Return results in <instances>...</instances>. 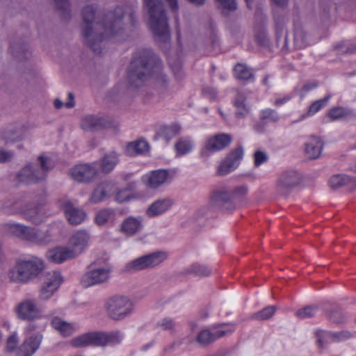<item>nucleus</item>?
Instances as JSON below:
<instances>
[{
	"mask_svg": "<svg viewBox=\"0 0 356 356\" xmlns=\"http://www.w3.org/2000/svg\"><path fill=\"white\" fill-rule=\"evenodd\" d=\"M97 6L94 3L83 8L81 29L85 44L95 54H100L104 42L122 32L124 11L122 7H117L113 11L108 12L100 23L97 20Z\"/></svg>",
	"mask_w": 356,
	"mask_h": 356,
	"instance_id": "obj_1",
	"label": "nucleus"
},
{
	"mask_svg": "<svg viewBox=\"0 0 356 356\" xmlns=\"http://www.w3.org/2000/svg\"><path fill=\"white\" fill-rule=\"evenodd\" d=\"M152 78L154 88L159 95L170 91V79L163 72L161 60L150 49L138 50L134 54L127 74L129 88H142Z\"/></svg>",
	"mask_w": 356,
	"mask_h": 356,
	"instance_id": "obj_2",
	"label": "nucleus"
},
{
	"mask_svg": "<svg viewBox=\"0 0 356 356\" xmlns=\"http://www.w3.org/2000/svg\"><path fill=\"white\" fill-rule=\"evenodd\" d=\"M144 3L155 40L161 44L167 43L170 40V31L163 3L161 0H144Z\"/></svg>",
	"mask_w": 356,
	"mask_h": 356,
	"instance_id": "obj_3",
	"label": "nucleus"
},
{
	"mask_svg": "<svg viewBox=\"0 0 356 356\" xmlns=\"http://www.w3.org/2000/svg\"><path fill=\"white\" fill-rule=\"evenodd\" d=\"M248 191L246 186H238L234 190L226 187H217L213 189L210 195V204L212 207L223 212H232L236 209V201L244 196Z\"/></svg>",
	"mask_w": 356,
	"mask_h": 356,
	"instance_id": "obj_4",
	"label": "nucleus"
},
{
	"mask_svg": "<svg viewBox=\"0 0 356 356\" xmlns=\"http://www.w3.org/2000/svg\"><path fill=\"white\" fill-rule=\"evenodd\" d=\"M123 334L119 330L106 332H90L75 337L71 344L76 348L87 346H106L119 344Z\"/></svg>",
	"mask_w": 356,
	"mask_h": 356,
	"instance_id": "obj_5",
	"label": "nucleus"
},
{
	"mask_svg": "<svg viewBox=\"0 0 356 356\" xmlns=\"http://www.w3.org/2000/svg\"><path fill=\"white\" fill-rule=\"evenodd\" d=\"M4 229L15 236L35 243L47 244L52 240V236L48 229L42 230L13 222L6 223Z\"/></svg>",
	"mask_w": 356,
	"mask_h": 356,
	"instance_id": "obj_6",
	"label": "nucleus"
},
{
	"mask_svg": "<svg viewBox=\"0 0 356 356\" xmlns=\"http://www.w3.org/2000/svg\"><path fill=\"white\" fill-rule=\"evenodd\" d=\"M43 268L42 261L37 257L22 260L17 262L15 268L10 271V277L13 281L25 283L37 276Z\"/></svg>",
	"mask_w": 356,
	"mask_h": 356,
	"instance_id": "obj_7",
	"label": "nucleus"
},
{
	"mask_svg": "<svg viewBox=\"0 0 356 356\" xmlns=\"http://www.w3.org/2000/svg\"><path fill=\"white\" fill-rule=\"evenodd\" d=\"M40 164H28L18 173L17 178L19 182L26 184L36 183L46 178L47 172L51 169L49 159L43 156L38 157Z\"/></svg>",
	"mask_w": 356,
	"mask_h": 356,
	"instance_id": "obj_8",
	"label": "nucleus"
},
{
	"mask_svg": "<svg viewBox=\"0 0 356 356\" xmlns=\"http://www.w3.org/2000/svg\"><path fill=\"white\" fill-rule=\"evenodd\" d=\"M108 316L114 321H122L130 316L134 310L133 302L124 296H113L104 305Z\"/></svg>",
	"mask_w": 356,
	"mask_h": 356,
	"instance_id": "obj_9",
	"label": "nucleus"
},
{
	"mask_svg": "<svg viewBox=\"0 0 356 356\" xmlns=\"http://www.w3.org/2000/svg\"><path fill=\"white\" fill-rule=\"evenodd\" d=\"M112 268L109 266H101L98 260L88 266V270L81 277V284L84 288L100 285L108 282Z\"/></svg>",
	"mask_w": 356,
	"mask_h": 356,
	"instance_id": "obj_10",
	"label": "nucleus"
},
{
	"mask_svg": "<svg viewBox=\"0 0 356 356\" xmlns=\"http://www.w3.org/2000/svg\"><path fill=\"white\" fill-rule=\"evenodd\" d=\"M168 254L163 251H156L143 255L128 262L124 267V273L134 272L154 268L167 259Z\"/></svg>",
	"mask_w": 356,
	"mask_h": 356,
	"instance_id": "obj_11",
	"label": "nucleus"
},
{
	"mask_svg": "<svg viewBox=\"0 0 356 356\" xmlns=\"http://www.w3.org/2000/svg\"><path fill=\"white\" fill-rule=\"evenodd\" d=\"M234 326L231 324L215 325L211 328L200 331L195 337V342L201 347H207L227 333L234 332Z\"/></svg>",
	"mask_w": 356,
	"mask_h": 356,
	"instance_id": "obj_12",
	"label": "nucleus"
},
{
	"mask_svg": "<svg viewBox=\"0 0 356 356\" xmlns=\"http://www.w3.org/2000/svg\"><path fill=\"white\" fill-rule=\"evenodd\" d=\"M300 182V174L295 170L283 171L277 177L276 191L282 196L288 195Z\"/></svg>",
	"mask_w": 356,
	"mask_h": 356,
	"instance_id": "obj_13",
	"label": "nucleus"
},
{
	"mask_svg": "<svg viewBox=\"0 0 356 356\" xmlns=\"http://www.w3.org/2000/svg\"><path fill=\"white\" fill-rule=\"evenodd\" d=\"M15 312L18 318L24 321H33L42 316V310L34 299H24L19 302Z\"/></svg>",
	"mask_w": 356,
	"mask_h": 356,
	"instance_id": "obj_14",
	"label": "nucleus"
},
{
	"mask_svg": "<svg viewBox=\"0 0 356 356\" xmlns=\"http://www.w3.org/2000/svg\"><path fill=\"white\" fill-rule=\"evenodd\" d=\"M70 175L77 182L88 183L96 179L98 169L95 163L79 164L71 168Z\"/></svg>",
	"mask_w": 356,
	"mask_h": 356,
	"instance_id": "obj_15",
	"label": "nucleus"
},
{
	"mask_svg": "<svg viewBox=\"0 0 356 356\" xmlns=\"http://www.w3.org/2000/svg\"><path fill=\"white\" fill-rule=\"evenodd\" d=\"M243 156L242 146L232 150L218 168L217 173L220 176L226 175L234 171L240 164Z\"/></svg>",
	"mask_w": 356,
	"mask_h": 356,
	"instance_id": "obj_16",
	"label": "nucleus"
},
{
	"mask_svg": "<svg viewBox=\"0 0 356 356\" xmlns=\"http://www.w3.org/2000/svg\"><path fill=\"white\" fill-rule=\"evenodd\" d=\"M232 141V137L229 134H220L209 138L204 147L202 149L201 155L208 157L211 154L225 148Z\"/></svg>",
	"mask_w": 356,
	"mask_h": 356,
	"instance_id": "obj_17",
	"label": "nucleus"
},
{
	"mask_svg": "<svg viewBox=\"0 0 356 356\" xmlns=\"http://www.w3.org/2000/svg\"><path fill=\"white\" fill-rule=\"evenodd\" d=\"M317 345L319 348H325L330 342H341L350 339L353 334L347 330L330 332L324 330H318L316 332Z\"/></svg>",
	"mask_w": 356,
	"mask_h": 356,
	"instance_id": "obj_18",
	"label": "nucleus"
},
{
	"mask_svg": "<svg viewBox=\"0 0 356 356\" xmlns=\"http://www.w3.org/2000/svg\"><path fill=\"white\" fill-rule=\"evenodd\" d=\"M42 341V335L36 333L27 337L17 348L16 356H32L39 348Z\"/></svg>",
	"mask_w": 356,
	"mask_h": 356,
	"instance_id": "obj_19",
	"label": "nucleus"
},
{
	"mask_svg": "<svg viewBox=\"0 0 356 356\" xmlns=\"http://www.w3.org/2000/svg\"><path fill=\"white\" fill-rule=\"evenodd\" d=\"M275 40L277 47L282 50H288L286 31L284 26V18L279 14V10H274Z\"/></svg>",
	"mask_w": 356,
	"mask_h": 356,
	"instance_id": "obj_20",
	"label": "nucleus"
},
{
	"mask_svg": "<svg viewBox=\"0 0 356 356\" xmlns=\"http://www.w3.org/2000/svg\"><path fill=\"white\" fill-rule=\"evenodd\" d=\"M60 207L63 210L65 217L68 222L73 225L81 224L85 219L86 212L77 207H75L69 200H63L60 203Z\"/></svg>",
	"mask_w": 356,
	"mask_h": 356,
	"instance_id": "obj_21",
	"label": "nucleus"
},
{
	"mask_svg": "<svg viewBox=\"0 0 356 356\" xmlns=\"http://www.w3.org/2000/svg\"><path fill=\"white\" fill-rule=\"evenodd\" d=\"M169 178L168 170L159 169L153 170L143 177L144 184L151 189H156L165 184Z\"/></svg>",
	"mask_w": 356,
	"mask_h": 356,
	"instance_id": "obj_22",
	"label": "nucleus"
},
{
	"mask_svg": "<svg viewBox=\"0 0 356 356\" xmlns=\"http://www.w3.org/2000/svg\"><path fill=\"white\" fill-rule=\"evenodd\" d=\"M90 236L88 233L83 230H80L74 233L70 238L68 243V248L71 252L76 257L79 255L86 248Z\"/></svg>",
	"mask_w": 356,
	"mask_h": 356,
	"instance_id": "obj_23",
	"label": "nucleus"
},
{
	"mask_svg": "<svg viewBox=\"0 0 356 356\" xmlns=\"http://www.w3.org/2000/svg\"><path fill=\"white\" fill-rule=\"evenodd\" d=\"M61 284L60 273L54 271L49 274L47 281L44 283L41 288L40 298L42 300H47L54 294Z\"/></svg>",
	"mask_w": 356,
	"mask_h": 356,
	"instance_id": "obj_24",
	"label": "nucleus"
},
{
	"mask_svg": "<svg viewBox=\"0 0 356 356\" xmlns=\"http://www.w3.org/2000/svg\"><path fill=\"white\" fill-rule=\"evenodd\" d=\"M323 145L320 137L310 135L305 143V153L309 159H316L321 156Z\"/></svg>",
	"mask_w": 356,
	"mask_h": 356,
	"instance_id": "obj_25",
	"label": "nucleus"
},
{
	"mask_svg": "<svg viewBox=\"0 0 356 356\" xmlns=\"http://www.w3.org/2000/svg\"><path fill=\"white\" fill-rule=\"evenodd\" d=\"M70 248L66 247H56L47 252V259L54 264H61L64 261L74 258Z\"/></svg>",
	"mask_w": 356,
	"mask_h": 356,
	"instance_id": "obj_26",
	"label": "nucleus"
},
{
	"mask_svg": "<svg viewBox=\"0 0 356 356\" xmlns=\"http://www.w3.org/2000/svg\"><path fill=\"white\" fill-rule=\"evenodd\" d=\"M174 202L170 198L159 199L152 203L146 210V214L150 218L161 215L169 210Z\"/></svg>",
	"mask_w": 356,
	"mask_h": 356,
	"instance_id": "obj_27",
	"label": "nucleus"
},
{
	"mask_svg": "<svg viewBox=\"0 0 356 356\" xmlns=\"http://www.w3.org/2000/svg\"><path fill=\"white\" fill-rule=\"evenodd\" d=\"M108 126V123L105 119L93 115L85 116L81 123V128L87 131L99 130Z\"/></svg>",
	"mask_w": 356,
	"mask_h": 356,
	"instance_id": "obj_28",
	"label": "nucleus"
},
{
	"mask_svg": "<svg viewBox=\"0 0 356 356\" xmlns=\"http://www.w3.org/2000/svg\"><path fill=\"white\" fill-rule=\"evenodd\" d=\"M120 161V154L116 151H111L105 154L100 160L99 168L103 173L108 174L118 165Z\"/></svg>",
	"mask_w": 356,
	"mask_h": 356,
	"instance_id": "obj_29",
	"label": "nucleus"
},
{
	"mask_svg": "<svg viewBox=\"0 0 356 356\" xmlns=\"http://www.w3.org/2000/svg\"><path fill=\"white\" fill-rule=\"evenodd\" d=\"M143 220L140 217L129 216L124 220L121 224V231L127 235H134L141 230Z\"/></svg>",
	"mask_w": 356,
	"mask_h": 356,
	"instance_id": "obj_30",
	"label": "nucleus"
},
{
	"mask_svg": "<svg viewBox=\"0 0 356 356\" xmlns=\"http://www.w3.org/2000/svg\"><path fill=\"white\" fill-rule=\"evenodd\" d=\"M10 51L12 55L19 60L26 59L31 55L27 43L21 39L11 42Z\"/></svg>",
	"mask_w": 356,
	"mask_h": 356,
	"instance_id": "obj_31",
	"label": "nucleus"
},
{
	"mask_svg": "<svg viewBox=\"0 0 356 356\" xmlns=\"http://www.w3.org/2000/svg\"><path fill=\"white\" fill-rule=\"evenodd\" d=\"M312 42L311 37L300 26H296L294 29V47L296 49H303L309 46Z\"/></svg>",
	"mask_w": 356,
	"mask_h": 356,
	"instance_id": "obj_32",
	"label": "nucleus"
},
{
	"mask_svg": "<svg viewBox=\"0 0 356 356\" xmlns=\"http://www.w3.org/2000/svg\"><path fill=\"white\" fill-rule=\"evenodd\" d=\"M233 102L236 110L235 115L237 118H243L249 113L250 108L246 104V96L244 92H237Z\"/></svg>",
	"mask_w": 356,
	"mask_h": 356,
	"instance_id": "obj_33",
	"label": "nucleus"
},
{
	"mask_svg": "<svg viewBox=\"0 0 356 356\" xmlns=\"http://www.w3.org/2000/svg\"><path fill=\"white\" fill-rule=\"evenodd\" d=\"M22 216L35 224H39L42 220V215L39 205L26 206L22 211Z\"/></svg>",
	"mask_w": 356,
	"mask_h": 356,
	"instance_id": "obj_34",
	"label": "nucleus"
},
{
	"mask_svg": "<svg viewBox=\"0 0 356 356\" xmlns=\"http://www.w3.org/2000/svg\"><path fill=\"white\" fill-rule=\"evenodd\" d=\"M181 131V126L177 123H173L170 125L161 126L157 134L156 137H160L168 142L172 138L177 135Z\"/></svg>",
	"mask_w": 356,
	"mask_h": 356,
	"instance_id": "obj_35",
	"label": "nucleus"
},
{
	"mask_svg": "<svg viewBox=\"0 0 356 356\" xmlns=\"http://www.w3.org/2000/svg\"><path fill=\"white\" fill-rule=\"evenodd\" d=\"M149 150V144L144 140L129 143L126 147V154L128 156H134L137 154H143Z\"/></svg>",
	"mask_w": 356,
	"mask_h": 356,
	"instance_id": "obj_36",
	"label": "nucleus"
},
{
	"mask_svg": "<svg viewBox=\"0 0 356 356\" xmlns=\"http://www.w3.org/2000/svg\"><path fill=\"white\" fill-rule=\"evenodd\" d=\"M111 188V185L107 181L100 183L92 192L90 200L92 203H99L104 200L108 197V191Z\"/></svg>",
	"mask_w": 356,
	"mask_h": 356,
	"instance_id": "obj_37",
	"label": "nucleus"
},
{
	"mask_svg": "<svg viewBox=\"0 0 356 356\" xmlns=\"http://www.w3.org/2000/svg\"><path fill=\"white\" fill-rule=\"evenodd\" d=\"M52 327L58 330L63 337H69L74 332V327L72 324L55 317L51 321Z\"/></svg>",
	"mask_w": 356,
	"mask_h": 356,
	"instance_id": "obj_38",
	"label": "nucleus"
},
{
	"mask_svg": "<svg viewBox=\"0 0 356 356\" xmlns=\"http://www.w3.org/2000/svg\"><path fill=\"white\" fill-rule=\"evenodd\" d=\"M186 272V273L194 274L196 276L204 277L210 275L212 273V270L207 266L195 263L187 268Z\"/></svg>",
	"mask_w": 356,
	"mask_h": 356,
	"instance_id": "obj_39",
	"label": "nucleus"
},
{
	"mask_svg": "<svg viewBox=\"0 0 356 356\" xmlns=\"http://www.w3.org/2000/svg\"><path fill=\"white\" fill-rule=\"evenodd\" d=\"M216 1L217 7L224 15H228L237 9L236 0H216Z\"/></svg>",
	"mask_w": 356,
	"mask_h": 356,
	"instance_id": "obj_40",
	"label": "nucleus"
},
{
	"mask_svg": "<svg viewBox=\"0 0 356 356\" xmlns=\"http://www.w3.org/2000/svg\"><path fill=\"white\" fill-rule=\"evenodd\" d=\"M234 72L238 79L247 81L254 77L252 70L244 64H237L234 67Z\"/></svg>",
	"mask_w": 356,
	"mask_h": 356,
	"instance_id": "obj_41",
	"label": "nucleus"
},
{
	"mask_svg": "<svg viewBox=\"0 0 356 356\" xmlns=\"http://www.w3.org/2000/svg\"><path fill=\"white\" fill-rule=\"evenodd\" d=\"M350 177L345 175H335L329 181L330 187L333 189L339 188L346 184H350Z\"/></svg>",
	"mask_w": 356,
	"mask_h": 356,
	"instance_id": "obj_42",
	"label": "nucleus"
},
{
	"mask_svg": "<svg viewBox=\"0 0 356 356\" xmlns=\"http://www.w3.org/2000/svg\"><path fill=\"white\" fill-rule=\"evenodd\" d=\"M254 40L258 46L262 48L270 47V39L268 36L267 31L264 29L257 31L254 34Z\"/></svg>",
	"mask_w": 356,
	"mask_h": 356,
	"instance_id": "obj_43",
	"label": "nucleus"
},
{
	"mask_svg": "<svg viewBox=\"0 0 356 356\" xmlns=\"http://www.w3.org/2000/svg\"><path fill=\"white\" fill-rule=\"evenodd\" d=\"M276 309L275 306H268L262 310L253 314L252 318L258 321L268 320L274 315Z\"/></svg>",
	"mask_w": 356,
	"mask_h": 356,
	"instance_id": "obj_44",
	"label": "nucleus"
},
{
	"mask_svg": "<svg viewBox=\"0 0 356 356\" xmlns=\"http://www.w3.org/2000/svg\"><path fill=\"white\" fill-rule=\"evenodd\" d=\"M175 148L179 155H184L192 150L193 145L190 140L181 138L175 143Z\"/></svg>",
	"mask_w": 356,
	"mask_h": 356,
	"instance_id": "obj_45",
	"label": "nucleus"
},
{
	"mask_svg": "<svg viewBox=\"0 0 356 356\" xmlns=\"http://www.w3.org/2000/svg\"><path fill=\"white\" fill-rule=\"evenodd\" d=\"M229 32L236 44L242 42L244 32L243 31L241 24L237 22L232 23L229 26Z\"/></svg>",
	"mask_w": 356,
	"mask_h": 356,
	"instance_id": "obj_46",
	"label": "nucleus"
},
{
	"mask_svg": "<svg viewBox=\"0 0 356 356\" xmlns=\"http://www.w3.org/2000/svg\"><path fill=\"white\" fill-rule=\"evenodd\" d=\"M353 114V111L343 107H334L330 110L328 116L332 120H337Z\"/></svg>",
	"mask_w": 356,
	"mask_h": 356,
	"instance_id": "obj_47",
	"label": "nucleus"
},
{
	"mask_svg": "<svg viewBox=\"0 0 356 356\" xmlns=\"http://www.w3.org/2000/svg\"><path fill=\"white\" fill-rule=\"evenodd\" d=\"M317 311V306L308 305L302 309H298L296 312V316L300 319L312 318L316 315Z\"/></svg>",
	"mask_w": 356,
	"mask_h": 356,
	"instance_id": "obj_48",
	"label": "nucleus"
},
{
	"mask_svg": "<svg viewBox=\"0 0 356 356\" xmlns=\"http://www.w3.org/2000/svg\"><path fill=\"white\" fill-rule=\"evenodd\" d=\"M156 326L158 328H161L162 330L172 332L176 326V322L170 317H165L159 321Z\"/></svg>",
	"mask_w": 356,
	"mask_h": 356,
	"instance_id": "obj_49",
	"label": "nucleus"
},
{
	"mask_svg": "<svg viewBox=\"0 0 356 356\" xmlns=\"http://www.w3.org/2000/svg\"><path fill=\"white\" fill-rule=\"evenodd\" d=\"M113 211L109 209L98 211L95 216V222L98 225H104L113 216Z\"/></svg>",
	"mask_w": 356,
	"mask_h": 356,
	"instance_id": "obj_50",
	"label": "nucleus"
},
{
	"mask_svg": "<svg viewBox=\"0 0 356 356\" xmlns=\"http://www.w3.org/2000/svg\"><path fill=\"white\" fill-rule=\"evenodd\" d=\"M330 96L327 95L323 99H318L313 102L308 110L309 115H314L323 108L324 106L327 105L328 100L330 99Z\"/></svg>",
	"mask_w": 356,
	"mask_h": 356,
	"instance_id": "obj_51",
	"label": "nucleus"
},
{
	"mask_svg": "<svg viewBox=\"0 0 356 356\" xmlns=\"http://www.w3.org/2000/svg\"><path fill=\"white\" fill-rule=\"evenodd\" d=\"M260 118L262 120H268L273 122H277L279 120L280 117L276 111L270 108H266L261 111Z\"/></svg>",
	"mask_w": 356,
	"mask_h": 356,
	"instance_id": "obj_52",
	"label": "nucleus"
},
{
	"mask_svg": "<svg viewBox=\"0 0 356 356\" xmlns=\"http://www.w3.org/2000/svg\"><path fill=\"white\" fill-rule=\"evenodd\" d=\"M57 10H59L63 15L64 19L70 17L69 3L68 0H54Z\"/></svg>",
	"mask_w": 356,
	"mask_h": 356,
	"instance_id": "obj_53",
	"label": "nucleus"
},
{
	"mask_svg": "<svg viewBox=\"0 0 356 356\" xmlns=\"http://www.w3.org/2000/svg\"><path fill=\"white\" fill-rule=\"evenodd\" d=\"M329 318L331 322L336 324L344 323L346 321V316L341 310H333L330 313Z\"/></svg>",
	"mask_w": 356,
	"mask_h": 356,
	"instance_id": "obj_54",
	"label": "nucleus"
},
{
	"mask_svg": "<svg viewBox=\"0 0 356 356\" xmlns=\"http://www.w3.org/2000/svg\"><path fill=\"white\" fill-rule=\"evenodd\" d=\"M74 95L72 92L68 93V101L63 103L60 99H56L54 102V107L57 109L61 108L65 106L67 108H72L74 106L75 102L74 100Z\"/></svg>",
	"mask_w": 356,
	"mask_h": 356,
	"instance_id": "obj_55",
	"label": "nucleus"
},
{
	"mask_svg": "<svg viewBox=\"0 0 356 356\" xmlns=\"http://www.w3.org/2000/svg\"><path fill=\"white\" fill-rule=\"evenodd\" d=\"M268 160V156L265 152L257 150L254 153V164L255 167H259Z\"/></svg>",
	"mask_w": 356,
	"mask_h": 356,
	"instance_id": "obj_56",
	"label": "nucleus"
},
{
	"mask_svg": "<svg viewBox=\"0 0 356 356\" xmlns=\"http://www.w3.org/2000/svg\"><path fill=\"white\" fill-rule=\"evenodd\" d=\"M18 344V338L15 333L10 335L6 341V350L7 352L16 351L17 346Z\"/></svg>",
	"mask_w": 356,
	"mask_h": 356,
	"instance_id": "obj_57",
	"label": "nucleus"
},
{
	"mask_svg": "<svg viewBox=\"0 0 356 356\" xmlns=\"http://www.w3.org/2000/svg\"><path fill=\"white\" fill-rule=\"evenodd\" d=\"M170 65L176 78L181 79L183 77V73L180 62L176 61L175 63L170 62Z\"/></svg>",
	"mask_w": 356,
	"mask_h": 356,
	"instance_id": "obj_58",
	"label": "nucleus"
},
{
	"mask_svg": "<svg viewBox=\"0 0 356 356\" xmlns=\"http://www.w3.org/2000/svg\"><path fill=\"white\" fill-rule=\"evenodd\" d=\"M336 49H339L341 54H353L356 51V47H346L344 43L341 42L335 46Z\"/></svg>",
	"mask_w": 356,
	"mask_h": 356,
	"instance_id": "obj_59",
	"label": "nucleus"
},
{
	"mask_svg": "<svg viewBox=\"0 0 356 356\" xmlns=\"http://www.w3.org/2000/svg\"><path fill=\"white\" fill-rule=\"evenodd\" d=\"M115 199L118 202L123 203L129 200V195L127 191H120L116 193Z\"/></svg>",
	"mask_w": 356,
	"mask_h": 356,
	"instance_id": "obj_60",
	"label": "nucleus"
},
{
	"mask_svg": "<svg viewBox=\"0 0 356 356\" xmlns=\"http://www.w3.org/2000/svg\"><path fill=\"white\" fill-rule=\"evenodd\" d=\"M13 152L11 151L0 150V163H5L11 160Z\"/></svg>",
	"mask_w": 356,
	"mask_h": 356,
	"instance_id": "obj_61",
	"label": "nucleus"
},
{
	"mask_svg": "<svg viewBox=\"0 0 356 356\" xmlns=\"http://www.w3.org/2000/svg\"><path fill=\"white\" fill-rule=\"evenodd\" d=\"M316 87L317 83L316 82H307L305 83L301 88V91L302 92V95H304L305 93Z\"/></svg>",
	"mask_w": 356,
	"mask_h": 356,
	"instance_id": "obj_62",
	"label": "nucleus"
},
{
	"mask_svg": "<svg viewBox=\"0 0 356 356\" xmlns=\"http://www.w3.org/2000/svg\"><path fill=\"white\" fill-rule=\"evenodd\" d=\"M202 92L204 93V95L212 99H216L217 95L215 90L210 88H204L202 90Z\"/></svg>",
	"mask_w": 356,
	"mask_h": 356,
	"instance_id": "obj_63",
	"label": "nucleus"
},
{
	"mask_svg": "<svg viewBox=\"0 0 356 356\" xmlns=\"http://www.w3.org/2000/svg\"><path fill=\"white\" fill-rule=\"evenodd\" d=\"M210 40H211V43L212 47L213 49H216L219 47L220 40L216 33H212L211 35Z\"/></svg>",
	"mask_w": 356,
	"mask_h": 356,
	"instance_id": "obj_64",
	"label": "nucleus"
}]
</instances>
